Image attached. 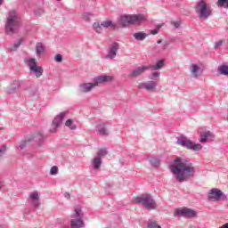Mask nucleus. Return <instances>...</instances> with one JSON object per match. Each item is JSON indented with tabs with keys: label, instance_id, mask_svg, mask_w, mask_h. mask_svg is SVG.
Masks as SVG:
<instances>
[{
	"label": "nucleus",
	"instance_id": "obj_7",
	"mask_svg": "<svg viewBox=\"0 0 228 228\" xmlns=\"http://www.w3.org/2000/svg\"><path fill=\"white\" fill-rule=\"evenodd\" d=\"M136 202L142 204L147 209H156V201L151 195H143L136 199Z\"/></svg>",
	"mask_w": 228,
	"mask_h": 228
},
{
	"label": "nucleus",
	"instance_id": "obj_5",
	"mask_svg": "<svg viewBox=\"0 0 228 228\" xmlns=\"http://www.w3.org/2000/svg\"><path fill=\"white\" fill-rule=\"evenodd\" d=\"M145 20L143 14L124 15L119 19V24L123 27L129 26L130 24H140Z\"/></svg>",
	"mask_w": 228,
	"mask_h": 228
},
{
	"label": "nucleus",
	"instance_id": "obj_15",
	"mask_svg": "<svg viewBox=\"0 0 228 228\" xmlns=\"http://www.w3.org/2000/svg\"><path fill=\"white\" fill-rule=\"evenodd\" d=\"M29 199L32 200L33 206L36 208H38L40 206V194H38V191H34L29 194Z\"/></svg>",
	"mask_w": 228,
	"mask_h": 228
},
{
	"label": "nucleus",
	"instance_id": "obj_40",
	"mask_svg": "<svg viewBox=\"0 0 228 228\" xmlns=\"http://www.w3.org/2000/svg\"><path fill=\"white\" fill-rule=\"evenodd\" d=\"M222 44H224L223 41H218L217 43H216L215 49L220 47V45H222Z\"/></svg>",
	"mask_w": 228,
	"mask_h": 228
},
{
	"label": "nucleus",
	"instance_id": "obj_33",
	"mask_svg": "<svg viewBox=\"0 0 228 228\" xmlns=\"http://www.w3.org/2000/svg\"><path fill=\"white\" fill-rule=\"evenodd\" d=\"M50 174L51 175H56V174H58V167L56 166L52 167L50 170Z\"/></svg>",
	"mask_w": 228,
	"mask_h": 228
},
{
	"label": "nucleus",
	"instance_id": "obj_28",
	"mask_svg": "<svg viewBox=\"0 0 228 228\" xmlns=\"http://www.w3.org/2000/svg\"><path fill=\"white\" fill-rule=\"evenodd\" d=\"M102 28H110V26H112L113 28H115V25H112L111 20H110L102 21Z\"/></svg>",
	"mask_w": 228,
	"mask_h": 228
},
{
	"label": "nucleus",
	"instance_id": "obj_19",
	"mask_svg": "<svg viewBox=\"0 0 228 228\" xmlns=\"http://www.w3.org/2000/svg\"><path fill=\"white\" fill-rule=\"evenodd\" d=\"M134 38L135 40H145L147 38L148 35L143 32H138L133 35Z\"/></svg>",
	"mask_w": 228,
	"mask_h": 228
},
{
	"label": "nucleus",
	"instance_id": "obj_16",
	"mask_svg": "<svg viewBox=\"0 0 228 228\" xmlns=\"http://www.w3.org/2000/svg\"><path fill=\"white\" fill-rule=\"evenodd\" d=\"M190 70L193 77H198L199 74H200V67H199L197 64H191Z\"/></svg>",
	"mask_w": 228,
	"mask_h": 228
},
{
	"label": "nucleus",
	"instance_id": "obj_9",
	"mask_svg": "<svg viewBox=\"0 0 228 228\" xmlns=\"http://www.w3.org/2000/svg\"><path fill=\"white\" fill-rule=\"evenodd\" d=\"M26 62L28 63V67H29L30 72L36 74V77H40L44 74V69L37 65V60L28 59L26 60Z\"/></svg>",
	"mask_w": 228,
	"mask_h": 228
},
{
	"label": "nucleus",
	"instance_id": "obj_29",
	"mask_svg": "<svg viewBox=\"0 0 228 228\" xmlns=\"http://www.w3.org/2000/svg\"><path fill=\"white\" fill-rule=\"evenodd\" d=\"M106 154H108V151H106V149H100L97 151L98 158H102V156H106Z\"/></svg>",
	"mask_w": 228,
	"mask_h": 228
},
{
	"label": "nucleus",
	"instance_id": "obj_3",
	"mask_svg": "<svg viewBox=\"0 0 228 228\" xmlns=\"http://www.w3.org/2000/svg\"><path fill=\"white\" fill-rule=\"evenodd\" d=\"M19 26H20V18L15 11H11L5 23V32L7 35H13V33H17Z\"/></svg>",
	"mask_w": 228,
	"mask_h": 228
},
{
	"label": "nucleus",
	"instance_id": "obj_20",
	"mask_svg": "<svg viewBox=\"0 0 228 228\" xmlns=\"http://www.w3.org/2000/svg\"><path fill=\"white\" fill-rule=\"evenodd\" d=\"M209 136H213V134H211V133H209V132H205L204 134H201V137L200 139V142L201 143H204V142H208V138H209Z\"/></svg>",
	"mask_w": 228,
	"mask_h": 228
},
{
	"label": "nucleus",
	"instance_id": "obj_36",
	"mask_svg": "<svg viewBox=\"0 0 228 228\" xmlns=\"http://www.w3.org/2000/svg\"><path fill=\"white\" fill-rule=\"evenodd\" d=\"M151 79H154V81H158L159 79V72H153Z\"/></svg>",
	"mask_w": 228,
	"mask_h": 228
},
{
	"label": "nucleus",
	"instance_id": "obj_6",
	"mask_svg": "<svg viewBox=\"0 0 228 228\" xmlns=\"http://www.w3.org/2000/svg\"><path fill=\"white\" fill-rule=\"evenodd\" d=\"M73 219L70 221L71 228H83L85 227V223L83 222V215L81 214V209L77 208L72 214Z\"/></svg>",
	"mask_w": 228,
	"mask_h": 228
},
{
	"label": "nucleus",
	"instance_id": "obj_34",
	"mask_svg": "<svg viewBox=\"0 0 228 228\" xmlns=\"http://www.w3.org/2000/svg\"><path fill=\"white\" fill-rule=\"evenodd\" d=\"M138 88L141 90H147V82H142L138 85Z\"/></svg>",
	"mask_w": 228,
	"mask_h": 228
},
{
	"label": "nucleus",
	"instance_id": "obj_32",
	"mask_svg": "<svg viewBox=\"0 0 228 228\" xmlns=\"http://www.w3.org/2000/svg\"><path fill=\"white\" fill-rule=\"evenodd\" d=\"M150 162L151 163L152 167H159V159H151Z\"/></svg>",
	"mask_w": 228,
	"mask_h": 228
},
{
	"label": "nucleus",
	"instance_id": "obj_27",
	"mask_svg": "<svg viewBox=\"0 0 228 228\" xmlns=\"http://www.w3.org/2000/svg\"><path fill=\"white\" fill-rule=\"evenodd\" d=\"M98 133H99V134H101L102 136H108V130H106V128H104V126L99 127V128H98Z\"/></svg>",
	"mask_w": 228,
	"mask_h": 228
},
{
	"label": "nucleus",
	"instance_id": "obj_35",
	"mask_svg": "<svg viewBox=\"0 0 228 228\" xmlns=\"http://www.w3.org/2000/svg\"><path fill=\"white\" fill-rule=\"evenodd\" d=\"M55 61H57L58 63H61L63 57H61V54H57L54 57Z\"/></svg>",
	"mask_w": 228,
	"mask_h": 228
},
{
	"label": "nucleus",
	"instance_id": "obj_46",
	"mask_svg": "<svg viewBox=\"0 0 228 228\" xmlns=\"http://www.w3.org/2000/svg\"><path fill=\"white\" fill-rule=\"evenodd\" d=\"M2 186H1V183H0V190H1Z\"/></svg>",
	"mask_w": 228,
	"mask_h": 228
},
{
	"label": "nucleus",
	"instance_id": "obj_25",
	"mask_svg": "<svg viewBox=\"0 0 228 228\" xmlns=\"http://www.w3.org/2000/svg\"><path fill=\"white\" fill-rule=\"evenodd\" d=\"M93 28L96 31V33H101V31H102L103 27H102V25L95 22V23H94Z\"/></svg>",
	"mask_w": 228,
	"mask_h": 228
},
{
	"label": "nucleus",
	"instance_id": "obj_2",
	"mask_svg": "<svg viewBox=\"0 0 228 228\" xmlns=\"http://www.w3.org/2000/svg\"><path fill=\"white\" fill-rule=\"evenodd\" d=\"M111 81H113L112 76H100L96 77L93 83L81 84L79 86V92L86 94L88 92H92L95 86H99V85H102L104 83H111Z\"/></svg>",
	"mask_w": 228,
	"mask_h": 228
},
{
	"label": "nucleus",
	"instance_id": "obj_13",
	"mask_svg": "<svg viewBox=\"0 0 228 228\" xmlns=\"http://www.w3.org/2000/svg\"><path fill=\"white\" fill-rule=\"evenodd\" d=\"M65 117H67V111L61 112L54 118L53 121V126H54V127H60V125L61 124V121L63 120V118H65Z\"/></svg>",
	"mask_w": 228,
	"mask_h": 228
},
{
	"label": "nucleus",
	"instance_id": "obj_17",
	"mask_svg": "<svg viewBox=\"0 0 228 228\" xmlns=\"http://www.w3.org/2000/svg\"><path fill=\"white\" fill-rule=\"evenodd\" d=\"M218 73L223 76H228V65L222 64L218 67Z\"/></svg>",
	"mask_w": 228,
	"mask_h": 228
},
{
	"label": "nucleus",
	"instance_id": "obj_39",
	"mask_svg": "<svg viewBox=\"0 0 228 228\" xmlns=\"http://www.w3.org/2000/svg\"><path fill=\"white\" fill-rule=\"evenodd\" d=\"M158 33H159V30H158V28L151 30V35H158Z\"/></svg>",
	"mask_w": 228,
	"mask_h": 228
},
{
	"label": "nucleus",
	"instance_id": "obj_22",
	"mask_svg": "<svg viewBox=\"0 0 228 228\" xmlns=\"http://www.w3.org/2000/svg\"><path fill=\"white\" fill-rule=\"evenodd\" d=\"M217 6L220 8H228V0H218Z\"/></svg>",
	"mask_w": 228,
	"mask_h": 228
},
{
	"label": "nucleus",
	"instance_id": "obj_30",
	"mask_svg": "<svg viewBox=\"0 0 228 228\" xmlns=\"http://www.w3.org/2000/svg\"><path fill=\"white\" fill-rule=\"evenodd\" d=\"M148 228H161V226L156 222H150L148 224Z\"/></svg>",
	"mask_w": 228,
	"mask_h": 228
},
{
	"label": "nucleus",
	"instance_id": "obj_12",
	"mask_svg": "<svg viewBox=\"0 0 228 228\" xmlns=\"http://www.w3.org/2000/svg\"><path fill=\"white\" fill-rule=\"evenodd\" d=\"M117 51H118V44L113 43L110 45V48L109 50V53L107 54L106 58L111 60L117 56Z\"/></svg>",
	"mask_w": 228,
	"mask_h": 228
},
{
	"label": "nucleus",
	"instance_id": "obj_18",
	"mask_svg": "<svg viewBox=\"0 0 228 228\" xmlns=\"http://www.w3.org/2000/svg\"><path fill=\"white\" fill-rule=\"evenodd\" d=\"M158 86V84L154 81H149L147 82L146 90L148 92H154L156 90V87Z\"/></svg>",
	"mask_w": 228,
	"mask_h": 228
},
{
	"label": "nucleus",
	"instance_id": "obj_26",
	"mask_svg": "<svg viewBox=\"0 0 228 228\" xmlns=\"http://www.w3.org/2000/svg\"><path fill=\"white\" fill-rule=\"evenodd\" d=\"M65 126H67V127H69V129H72V130H74V129H76V125H74L73 123H72V119H68L66 122H65Z\"/></svg>",
	"mask_w": 228,
	"mask_h": 228
},
{
	"label": "nucleus",
	"instance_id": "obj_42",
	"mask_svg": "<svg viewBox=\"0 0 228 228\" xmlns=\"http://www.w3.org/2000/svg\"><path fill=\"white\" fill-rule=\"evenodd\" d=\"M162 27H163V24L158 25V26H157L158 31H159V28H162Z\"/></svg>",
	"mask_w": 228,
	"mask_h": 228
},
{
	"label": "nucleus",
	"instance_id": "obj_8",
	"mask_svg": "<svg viewBox=\"0 0 228 228\" xmlns=\"http://www.w3.org/2000/svg\"><path fill=\"white\" fill-rule=\"evenodd\" d=\"M177 144L185 147V149H190L191 151H200V149H202V145L193 144V142L186 137H180L177 141Z\"/></svg>",
	"mask_w": 228,
	"mask_h": 228
},
{
	"label": "nucleus",
	"instance_id": "obj_11",
	"mask_svg": "<svg viewBox=\"0 0 228 228\" xmlns=\"http://www.w3.org/2000/svg\"><path fill=\"white\" fill-rule=\"evenodd\" d=\"M151 65L148 66H139L135 68L129 75L128 77H138V76H142L145 70H149L151 69Z\"/></svg>",
	"mask_w": 228,
	"mask_h": 228
},
{
	"label": "nucleus",
	"instance_id": "obj_10",
	"mask_svg": "<svg viewBox=\"0 0 228 228\" xmlns=\"http://www.w3.org/2000/svg\"><path fill=\"white\" fill-rule=\"evenodd\" d=\"M175 215H181V216H187L188 218H193L197 216V212L191 208H181L175 211Z\"/></svg>",
	"mask_w": 228,
	"mask_h": 228
},
{
	"label": "nucleus",
	"instance_id": "obj_23",
	"mask_svg": "<svg viewBox=\"0 0 228 228\" xmlns=\"http://www.w3.org/2000/svg\"><path fill=\"white\" fill-rule=\"evenodd\" d=\"M20 44H22V39H19L17 42H15L13 45L10 48V51H17V49L20 47Z\"/></svg>",
	"mask_w": 228,
	"mask_h": 228
},
{
	"label": "nucleus",
	"instance_id": "obj_45",
	"mask_svg": "<svg viewBox=\"0 0 228 228\" xmlns=\"http://www.w3.org/2000/svg\"><path fill=\"white\" fill-rule=\"evenodd\" d=\"M0 4H3V0H0Z\"/></svg>",
	"mask_w": 228,
	"mask_h": 228
},
{
	"label": "nucleus",
	"instance_id": "obj_43",
	"mask_svg": "<svg viewBox=\"0 0 228 228\" xmlns=\"http://www.w3.org/2000/svg\"><path fill=\"white\" fill-rule=\"evenodd\" d=\"M65 197L68 198V199H70V194L68 193V192H66V193H65Z\"/></svg>",
	"mask_w": 228,
	"mask_h": 228
},
{
	"label": "nucleus",
	"instance_id": "obj_31",
	"mask_svg": "<svg viewBox=\"0 0 228 228\" xmlns=\"http://www.w3.org/2000/svg\"><path fill=\"white\" fill-rule=\"evenodd\" d=\"M44 51H45V48H44V46L43 45H37V51H36V53H37V54H42V53H44Z\"/></svg>",
	"mask_w": 228,
	"mask_h": 228
},
{
	"label": "nucleus",
	"instance_id": "obj_1",
	"mask_svg": "<svg viewBox=\"0 0 228 228\" xmlns=\"http://www.w3.org/2000/svg\"><path fill=\"white\" fill-rule=\"evenodd\" d=\"M169 168L173 174H175L176 181H178V183H183V181L193 177V174H195V167H193V165L180 158L175 159Z\"/></svg>",
	"mask_w": 228,
	"mask_h": 228
},
{
	"label": "nucleus",
	"instance_id": "obj_44",
	"mask_svg": "<svg viewBox=\"0 0 228 228\" xmlns=\"http://www.w3.org/2000/svg\"><path fill=\"white\" fill-rule=\"evenodd\" d=\"M161 42H162L161 40H158L157 44H161Z\"/></svg>",
	"mask_w": 228,
	"mask_h": 228
},
{
	"label": "nucleus",
	"instance_id": "obj_21",
	"mask_svg": "<svg viewBox=\"0 0 228 228\" xmlns=\"http://www.w3.org/2000/svg\"><path fill=\"white\" fill-rule=\"evenodd\" d=\"M93 167L94 168H101V157H96L93 160Z\"/></svg>",
	"mask_w": 228,
	"mask_h": 228
},
{
	"label": "nucleus",
	"instance_id": "obj_4",
	"mask_svg": "<svg viewBox=\"0 0 228 228\" xmlns=\"http://www.w3.org/2000/svg\"><path fill=\"white\" fill-rule=\"evenodd\" d=\"M194 10L201 20H206L208 17H211V6L204 0H200L195 5Z\"/></svg>",
	"mask_w": 228,
	"mask_h": 228
},
{
	"label": "nucleus",
	"instance_id": "obj_14",
	"mask_svg": "<svg viewBox=\"0 0 228 228\" xmlns=\"http://www.w3.org/2000/svg\"><path fill=\"white\" fill-rule=\"evenodd\" d=\"M221 197H222V192L218 189H212L209 191L208 199H210V200H219Z\"/></svg>",
	"mask_w": 228,
	"mask_h": 228
},
{
	"label": "nucleus",
	"instance_id": "obj_41",
	"mask_svg": "<svg viewBox=\"0 0 228 228\" xmlns=\"http://www.w3.org/2000/svg\"><path fill=\"white\" fill-rule=\"evenodd\" d=\"M219 228H228V223H226L225 224H224L223 226H221Z\"/></svg>",
	"mask_w": 228,
	"mask_h": 228
},
{
	"label": "nucleus",
	"instance_id": "obj_24",
	"mask_svg": "<svg viewBox=\"0 0 228 228\" xmlns=\"http://www.w3.org/2000/svg\"><path fill=\"white\" fill-rule=\"evenodd\" d=\"M163 65V61H159L155 66L151 65V69H153V70H159V69H162Z\"/></svg>",
	"mask_w": 228,
	"mask_h": 228
},
{
	"label": "nucleus",
	"instance_id": "obj_37",
	"mask_svg": "<svg viewBox=\"0 0 228 228\" xmlns=\"http://www.w3.org/2000/svg\"><path fill=\"white\" fill-rule=\"evenodd\" d=\"M172 26H175V28H179L181 26V21H171Z\"/></svg>",
	"mask_w": 228,
	"mask_h": 228
},
{
	"label": "nucleus",
	"instance_id": "obj_38",
	"mask_svg": "<svg viewBox=\"0 0 228 228\" xmlns=\"http://www.w3.org/2000/svg\"><path fill=\"white\" fill-rule=\"evenodd\" d=\"M4 152H6V146H2L0 149V158L4 154Z\"/></svg>",
	"mask_w": 228,
	"mask_h": 228
}]
</instances>
